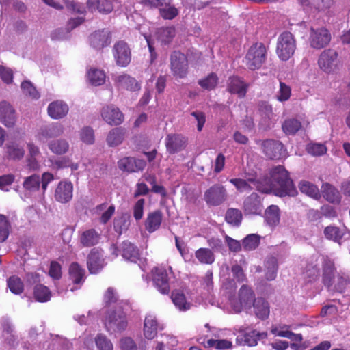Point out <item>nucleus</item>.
<instances>
[{
	"label": "nucleus",
	"instance_id": "f257e3e1",
	"mask_svg": "<svg viewBox=\"0 0 350 350\" xmlns=\"http://www.w3.org/2000/svg\"><path fill=\"white\" fill-rule=\"evenodd\" d=\"M257 190L265 193H273L278 196H295L297 190L290 178L288 172L282 165L273 167L270 178L257 185Z\"/></svg>",
	"mask_w": 350,
	"mask_h": 350
},
{
	"label": "nucleus",
	"instance_id": "f03ea898",
	"mask_svg": "<svg viewBox=\"0 0 350 350\" xmlns=\"http://www.w3.org/2000/svg\"><path fill=\"white\" fill-rule=\"evenodd\" d=\"M104 324L107 332L111 334L120 333L126 329L128 321L120 306L118 308L113 307L107 310Z\"/></svg>",
	"mask_w": 350,
	"mask_h": 350
},
{
	"label": "nucleus",
	"instance_id": "7ed1b4c3",
	"mask_svg": "<svg viewBox=\"0 0 350 350\" xmlns=\"http://www.w3.org/2000/svg\"><path fill=\"white\" fill-rule=\"evenodd\" d=\"M267 49L262 42L253 44L248 49L245 63L247 67L252 70L260 68L267 60Z\"/></svg>",
	"mask_w": 350,
	"mask_h": 350
},
{
	"label": "nucleus",
	"instance_id": "20e7f679",
	"mask_svg": "<svg viewBox=\"0 0 350 350\" xmlns=\"http://www.w3.org/2000/svg\"><path fill=\"white\" fill-rule=\"evenodd\" d=\"M296 49V40L289 31L282 33L278 38L275 52L282 61L288 60Z\"/></svg>",
	"mask_w": 350,
	"mask_h": 350
},
{
	"label": "nucleus",
	"instance_id": "39448f33",
	"mask_svg": "<svg viewBox=\"0 0 350 350\" xmlns=\"http://www.w3.org/2000/svg\"><path fill=\"white\" fill-rule=\"evenodd\" d=\"M332 38L330 31L325 27H311L308 30V43L310 48L321 50L329 44Z\"/></svg>",
	"mask_w": 350,
	"mask_h": 350
},
{
	"label": "nucleus",
	"instance_id": "423d86ee",
	"mask_svg": "<svg viewBox=\"0 0 350 350\" xmlns=\"http://www.w3.org/2000/svg\"><path fill=\"white\" fill-rule=\"evenodd\" d=\"M228 198V192L226 187L220 184L215 183L209 187L204 193V200L210 206H217L223 204Z\"/></svg>",
	"mask_w": 350,
	"mask_h": 350
},
{
	"label": "nucleus",
	"instance_id": "0eeeda50",
	"mask_svg": "<svg viewBox=\"0 0 350 350\" xmlns=\"http://www.w3.org/2000/svg\"><path fill=\"white\" fill-rule=\"evenodd\" d=\"M340 60L338 52L333 49L322 51L318 58V66L323 71L330 73L338 68Z\"/></svg>",
	"mask_w": 350,
	"mask_h": 350
},
{
	"label": "nucleus",
	"instance_id": "6e6552de",
	"mask_svg": "<svg viewBox=\"0 0 350 350\" xmlns=\"http://www.w3.org/2000/svg\"><path fill=\"white\" fill-rule=\"evenodd\" d=\"M256 143L260 144L263 152L269 159H280L286 157V150L283 144L278 141L267 139L261 142L259 140Z\"/></svg>",
	"mask_w": 350,
	"mask_h": 350
},
{
	"label": "nucleus",
	"instance_id": "1a4fd4ad",
	"mask_svg": "<svg viewBox=\"0 0 350 350\" xmlns=\"http://www.w3.org/2000/svg\"><path fill=\"white\" fill-rule=\"evenodd\" d=\"M113 55L118 66L126 67L131 60V51L128 44L122 40L118 41L113 46Z\"/></svg>",
	"mask_w": 350,
	"mask_h": 350
},
{
	"label": "nucleus",
	"instance_id": "9d476101",
	"mask_svg": "<svg viewBox=\"0 0 350 350\" xmlns=\"http://www.w3.org/2000/svg\"><path fill=\"white\" fill-rule=\"evenodd\" d=\"M243 209L245 214L260 215L264 209L262 198L258 193L253 192L243 201Z\"/></svg>",
	"mask_w": 350,
	"mask_h": 350
},
{
	"label": "nucleus",
	"instance_id": "9b49d317",
	"mask_svg": "<svg viewBox=\"0 0 350 350\" xmlns=\"http://www.w3.org/2000/svg\"><path fill=\"white\" fill-rule=\"evenodd\" d=\"M100 116L103 120L109 125L118 126L124 122V114L114 105H107L102 108Z\"/></svg>",
	"mask_w": 350,
	"mask_h": 350
},
{
	"label": "nucleus",
	"instance_id": "f8f14e48",
	"mask_svg": "<svg viewBox=\"0 0 350 350\" xmlns=\"http://www.w3.org/2000/svg\"><path fill=\"white\" fill-rule=\"evenodd\" d=\"M165 144L168 153L176 154L186 148L187 139L180 134L171 133L166 136Z\"/></svg>",
	"mask_w": 350,
	"mask_h": 350
},
{
	"label": "nucleus",
	"instance_id": "ddd939ff",
	"mask_svg": "<svg viewBox=\"0 0 350 350\" xmlns=\"http://www.w3.org/2000/svg\"><path fill=\"white\" fill-rule=\"evenodd\" d=\"M171 69L176 77L183 78L186 76L187 73V59L183 53L174 51L171 55Z\"/></svg>",
	"mask_w": 350,
	"mask_h": 350
},
{
	"label": "nucleus",
	"instance_id": "4468645a",
	"mask_svg": "<svg viewBox=\"0 0 350 350\" xmlns=\"http://www.w3.org/2000/svg\"><path fill=\"white\" fill-rule=\"evenodd\" d=\"M111 42V32L107 29L95 31L90 36V45L96 50H101L110 44Z\"/></svg>",
	"mask_w": 350,
	"mask_h": 350
},
{
	"label": "nucleus",
	"instance_id": "2eb2a0df",
	"mask_svg": "<svg viewBox=\"0 0 350 350\" xmlns=\"http://www.w3.org/2000/svg\"><path fill=\"white\" fill-rule=\"evenodd\" d=\"M73 185L70 181L62 180L57 185L55 192V199L60 203H66L72 198Z\"/></svg>",
	"mask_w": 350,
	"mask_h": 350
},
{
	"label": "nucleus",
	"instance_id": "dca6fc26",
	"mask_svg": "<svg viewBox=\"0 0 350 350\" xmlns=\"http://www.w3.org/2000/svg\"><path fill=\"white\" fill-rule=\"evenodd\" d=\"M153 282L157 289L163 294L170 292L168 275L163 267H155L153 271Z\"/></svg>",
	"mask_w": 350,
	"mask_h": 350
},
{
	"label": "nucleus",
	"instance_id": "f3484780",
	"mask_svg": "<svg viewBox=\"0 0 350 350\" xmlns=\"http://www.w3.org/2000/svg\"><path fill=\"white\" fill-rule=\"evenodd\" d=\"M0 121L7 127H12L16 121L15 110L6 101L0 102Z\"/></svg>",
	"mask_w": 350,
	"mask_h": 350
},
{
	"label": "nucleus",
	"instance_id": "a211bd4d",
	"mask_svg": "<svg viewBox=\"0 0 350 350\" xmlns=\"http://www.w3.org/2000/svg\"><path fill=\"white\" fill-rule=\"evenodd\" d=\"M322 268L323 282L327 287H330L334 284L336 272L334 261L328 257L323 258Z\"/></svg>",
	"mask_w": 350,
	"mask_h": 350
},
{
	"label": "nucleus",
	"instance_id": "6ab92c4d",
	"mask_svg": "<svg viewBox=\"0 0 350 350\" xmlns=\"http://www.w3.org/2000/svg\"><path fill=\"white\" fill-rule=\"evenodd\" d=\"M64 133V127L59 123H53L42 126L38 133L39 141H44L53 137L60 136Z\"/></svg>",
	"mask_w": 350,
	"mask_h": 350
},
{
	"label": "nucleus",
	"instance_id": "aec40b11",
	"mask_svg": "<svg viewBox=\"0 0 350 350\" xmlns=\"http://www.w3.org/2000/svg\"><path fill=\"white\" fill-rule=\"evenodd\" d=\"M68 105L62 100L53 101L47 107L49 116L55 120L64 118L68 114Z\"/></svg>",
	"mask_w": 350,
	"mask_h": 350
},
{
	"label": "nucleus",
	"instance_id": "412c9836",
	"mask_svg": "<svg viewBox=\"0 0 350 350\" xmlns=\"http://www.w3.org/2000/svg\"><path fill=\"white\" fill-rule=\"evenodd\" d=\"M239 297L240 301V306L234 307V310L235 312H241V306L250 308L256 300L252 290L245 285H243L241 287L239 290Z\"/></svg>",
	"mask_w": 350,
	"mask_h": 350
},
{
	"label": "nucleus",
	"instance_id": "4be33fe9",
	"mask_svg": "<svg viewBox=\"0 0 350 350\" xmlns=\"http://www.w3.org/2000/svg\"><path fill=\"white\" fill-rule=\"evenodd\" d=\"M163 216V213L160 210L148 213L144 222L145 229L150 233L157 230L161 226Z\"/></svg>",
	"mask_w": 350,
	"mask_h": 350
},
{
	"label": "nucleus",
	"instance_id": "5701e85b",
	"mask_svg": "<svg viewBox=\"0 0 350 350\" xmlns=\"http://www.w3.org/2000/svg\"><path fill=\"white\" fill-rule=\"evenodd\" d=\"M120 250L124 259L133 262L141 261L138 249L131 242L124 241L120 245Z\"/></svg>",
	"mask_w": 350,
	"mask_h": 350
},
{
	"label": "nucleus",
	"instance_id": "b1692460",
	"mask_svg": "<svg viewBox=\"0 0 350 350\" xmlns=\"http://www.w3.org/2000/svg\"><path fill=\"white\" fill-rule=\"evenodd\" d=\"M88 267L91 273H97L104 266V260L98 251L92 250L88 258Z\"/></svg>",
	"mask_w": 350,
	"mask_h": 350
},
{
	"label": "nucleus",
	"instance_id": "393cba45",
	"mask_svg": "<svg viewBox=\"0 0 350 350\" xmlns=\"http://www.w3.org/2000/svg\"><path fill=\"white\" fill-rule=\"evenodd\" d=\"M229 181L236 187L237 190L241 193L250 191L253 189L251 185H253L257 189V185L261 184V181L254 178H248L247 180L242 178H231Z\"/></svg>",
	"mask_w": 350,
	"mask_h": 350
},
{
	"label": "nucleus",
	"instance_id": "a878e982",
	"mask_svg": "<svg viewBox=\"0 0 350 350\" xmlns=\"http://www.w3.org/2000/svg\"><path fill=\"white\" fill-rule=\"evenodd\" d=\"M126 130L122 127L112 129L107 134L106 142L109 146L116 147L122 143L124 139Z\"/></svg>",
	"mask_w": 350,
	"mask_h": 350
},
{
	"label": "nucleus",
	"instance_id": "bb28decb",
	"mask_svg": "<svg viewBox=\"0 0 350 350\" xmlns=\"http://www.w3.org/2000/svg\"><path fill=\"white\" fill-rule=\"evenodd\" d=\"M158 324L155 316L148 314L144 320V334L148 339H153L157 334Z\"/></svg>",
	"mask_w": 350,
	"mask_h": 350
},
{
	"label": "nucleus",
	"instance_id": "cd10ccee",
	"mask_svg": "<svg viewBox=\"0 0 350 350\" xmlns=\"http://www.w3.org/2000/svg\"><path fill=\"white\" fill-rule=\"evenodd\" d=\"M87 79L92 85H103L106 79V75L104 70L96 68H90L87 71Z\"/></svg>",
	"mask_w": 350,
	"mask_h": 350
},
{
	"label": "nucleus",
	"instance_id": "c85d7f7f",
	"mask_svg": "<svg viewBox=\"0 0 350 350\" xmlns=\"http://www.w3.org/2000/svg\"><path fill=\"white\" fill-rule=\"evenodd\" d=\"M304 7H308L318 12H325L334 4L333 0H301Z\"/></svg>",
	"mask_w": 350,
	"mask_h": 350
},
{
	"label": "nucleus",
	"instance_id": "c756f323",
	"mask_svg": "<svg viewBox=\"0 0 350 350\" xmlns=\"http://www.w3.org/2000/svg\"><path fill=\"white\" fill-rule=\"evenodd\" d=\"M321 193L324 198L332 203H338L340 201V194L338 190L329 183H323Z\"/></svg>",
	"mask_w": 350,
	"mask_h": 350
},
{
	"label": "nucleus",
	"instance_id": "7c9ffc66",
	"mask_svg": "<svg viewBox=\"0 0 350 350\" xmlns=\"http://www.w3.org/2000/svg\"><path fill=\"white\" fill-rule=\"evenodd\" d=\"M69 278L75 284H82L85 280V270L77 262L69 267Z\"/></svg>",
	"mask_w": 350,
	"mask_h": 350
},
{
	"label": "nucleus",
	"instance_id": "2f4dec72",
	"mask_svg": "<svg viewBox=\"0 0 350 350\" xmlns=\"http://www.w3.org/2000/svg\"><path fill=\"white\" fill-rule=\"evenodd\" d=\"M3 336L5 343L11 347H14L18 344L17 336L13 334V327L8 321H5L2 325Z\"/></svg>",
	"mask_w": 350,
	"mask_h": 350
},
{
	"label": "nucleus",
	"instance_id": "473e14b6",
	"mask_svg": "<svg viewBox=\"0 0 350 350\" xmlns=\"http://www.w3.org/2000/svg\"><path fill=\"white\" fill-rule=\"evenodd\" d=\"M254 312L256 316L262 319L268 318L270 312L269 303L262 298H258L255 300L254 304Z\"/></svg>",
	"mask_w": 350,
	"mask_h": 350
},
{
	"label": "nucleus",
	"instance_id": "72a5a7b5",
	"mask_svg": "<svg viewBox=\"0 0 350 350\" xmlns=\"http://www.w3.org/2000/svg\"><path fill=\"white\" fill-rule=\"evenodd\" d=\"M49 150L54 154L57 155L64 154L69 150V143L65 139H58L52 140L49 143Z\"/></svg>",
	"mask_w": 350,
	"mask_h": 350
},
{
	"label": "nucleus",
	"instance_id": "f704fd0d",
	"mask_svg": "<svg viewBox=\"0 0 350 350\" xmlns=\"http://www.w3.org/2000/svg\"><path fill=\"white\" fill-rule=\"evenodd\" d=\"M88 7L92 12L98 10L104 14L109 13L113 10L111 0H97L96 3L93 0H88Z\"/></svg>",
	"mask_w": 350,
	"mask_h": 350
},
{
	"label": "nucleus",
	"instance_id": "c9c22d12",
	"mask_svg": "<svg viewBox=\"0 0 350 350\" xmlns=\"http://www.w3.org/2000/svg\"><path fill=\"white\" fill-rule=\"evenodd\" d=\"M100 235L94 229L84 231L80 237L81 243L85 247H90L97 244L99 241Z\"/></svg>",
	"mask_w": 350,
	"mask_h": 350
},
{
	"label": "nucleus",
	"instance_id": "e433bc0d",
	"mask_svg": "<svg viewBox=\"0 0 350 350\" xmlns=\"http://www.w3.org/2000/svg\"><path fill=\"white\" fill-rule=\"evenodd\" d=\"M299 188L301 193L315 199L319 200L321 198V193L319 188L313 183L302 180L299 183Z\"/></svg>",
	"mask_w": 350,
	"mask_h": 350
},
{
	"label": "nucleus",
	"instance_id": "4c0bfd02",
	"mask_svg": "<svg viewBox=\"0 0 350 350\" xmlns=\"http://www.w3.org/2000/svg\"><path fill=\"white\" fill-rule=\"evenodd\" d=\"M165 5H160L159 8L160 16L165 20H172L178 16V10L172 3V0L166 1Z\"/></svg>",
	"mask_w": 350,
	"mask_h": 350
},
{
	"label": "nucleus",
	"instance_id": "58836bf2",
	"mask_svg": "<svg viewBox=\"0 0 350 350\" xmlns=\"http://www.w3.org/2000/svg\"><path fill=\"white\" fill-rule=\"evenodd\" d=\"M176 35L174 27H161L157 30L156 36L159 41L162 44L170 43Z\"/></svg>",
	"mask_w": 350,
	"mask_h": 350
},
{
	"label": "nucleus",
	"instance_id": "ea45409f",
	"mask_svg": "<svg viewBox=\"0 0 350 350\" xmlns=\"http://www.w3.org/2000/svg\"><path fill=\"white\" fill-rule=\"evenodd\" d=\"M40 177L38 174H33L31 176L25 177L23 183V187L25 190L29 192H36L40 187Z\"/></svg>",
	"mask_w": 350,
	"mask_h": 350
},
{
	"label": "nucleus",
	"instance_id": "a19ab883",
	"mask_svg": "<svg viewBox=\"0 0 350 350\" xmlns=\"http://www.w3.org/2000/svg\"><path fill=\"white\" fill-rule=\"evenodd\" d=\"M172 300L174 305L181 311H185L191 308V303L186 300L185 295L179 291H174L172 293Z\"/></svg>",
	"mask_w": 350,
	"mask_h": 350
},
{
	"label": "nucleus",
	"instance_id": "79ce46f5",
	"mask_svg": "<svg viewBox=\"0 0 350 350\" xmlns=\"http://www.w3.org/2000/svg\"><path fill=\"white\" fill-rule=\"evenodd\" d=\"M265 218L269 226H276L280 222V209L276 205L269 206L265 211Z\"/></svg>",
	"mask_w": 350,
	"mask_h": 350
},
{
	"label": "nucleus",
	"instance_id": "37998d69",
	"mask_svg": "<svg viewBox=\"0 0 350 350\" xmlns=\"http://www.w3.org/2000/svg\"><path fill=\"white\" fill-rule=\"evenodd\" d=\"M130 217L129 214L123 213L114 219V230L117 233L121 234L123 232L127 230L130 226Z\"/></svg>",
	"mask_w": 350,
	"mask_h": 350
},
{
	"label": "nucleus",
	"instance_id": "c03bdc74",
	"mask_svg": "<svg viewBox=\"0 0 350 350\" xmlns=\"http://www.w3.org/2000/svg\"><path fill=\"white\" fill-rule=\"evenodd\" d=\"M196 258L202 264L211 265L215 261V255L208 248H200L196 251Z\"/></svg>",
	"mask_w": 350,
	"mask_h": 350
},
{
	"label": "nucleus",
	"instance_id": "a18cd8bd",
	"mask_svg": "<svg viewBox=\"0 0 350 350\" xmlns=\"http://www.w3.org/2000/svg\"><path fill=\"white\" fill-rule=\"evenodd\" d=\"M115 85L124 88L137 87L140 85L138 81L133 77L127 74H122L116 76L113 79Z\"/></svg>",
	"mask_w": 350,
	"mask_h": 350
},
{
	"label": "nucleus",
	"instance_id": "49530a36",
	"mask_svg": "<svg viewBox=\"0 0 350 350\" xmlns=\"http://www.w3.org/2000/svg\"><path fill=\"white\" fill-rule=\"evenodd\" d=\"M324 235L327 239L332 240L340 245L344 232L337 226H329L324 229Z\"/></svg>",
	"mask_w": 350,
	"mask_h": 350
},
{
	"label": "nucleus",
	"instance_id": "de8ad7c7",
	"mask_svg": "<svg viewBox=\"0 0 350 350\" xmlns=\"http://www.w3.org/2000/svg\"><path fill=\"white\" fill-rule=\"evenodd\" d=\"M33 295L37 301L46 302L51 298V292L46 286L42 284H38L33 288Z\"/></svg>",
	"mask_w": 350,
	"mask_h": 350
},
{
	"label": "nucleus",
	"instance_id": "09e8293b",
	"mask_svg": "<svg viewBox=\"0 0 350 350\" xmlns=\"http://www.w3.org/2000/svg\"><path fill=\"white\" fill-rule=\"evenodd\" d=\"M266 278L268 280H273L275 278L278 271V261L274 257H269L265 262Z\"/></svg>",
	"mask_w": 350,
	"mask_h": 350
},
{
	"label": "nucleus",
	"instance_id": "8fccbe9b",
	"mask_svg": "<svg viewBox=\"0 0 350 350\" xmlns=\"http://www.w3.org/2000/svg\"><path fill=\"white\" fill-rule=\"evenodd\" d=\"M7 154L10 159L21 160L25 154V150L17 144H12L7 146Z\"/></svg>",
	"mask_w": 350,
	"mask_h": 350
},
{
	"label": "nucleus",
	"instance_id": "3c124183",
	"mask_svg": "<svg viewBox=\"0 0 350 350\" xmlns=\"http://www.w3.org/2000/svg\"><path fill=\"white\" fill-rule=\"evenodd\" d=\"M118 298L115 290L109 287L107 288V291L104 295V301L107 306L111 308L114 307L115 308H118V305L120 304L118 303Z\"/></svg>",
	"mask_w": 350,
	"mask_h": 350
},
{
	"label": "nucleus",
	"instance_id": "603ef678",
	"mask_svg": "<svg viewBox=\"0 0 350 350\" xmlns=\"http://www.w3.org/2000/svg\"><path fill=\"white\" fill-rule=\"evenodd\" d=\"M260 243V237L256 234H251L247 235L243 240V247L245 250H253L256 249Z\"/></svg>",
	"mask_w": 350,
	"mask_h": 350
},
{
	"label": "nucleus",
	"instance_id": "864d4df0",
	"mask_svg": "<svg viewBox=\"0 0 350 350\" xmlns=\"http://www.w3.org/2000/svg\"><path fill=\"white\" fill-rule=\"evenodd\" d=\"M8 286L12 293L18 295L23 291V283L18 276H11L8 280Z\"/></svg>",
	"mask_w": 350,
	"mask_h": 350
},
{
	"label": "nucleus",
	"instance_id": "5fc2aeb1",
	"mask_svg": "<svg viewBox=\"0 0 350 350\" xmlns=\"http://www.w3.org/2000/svg\"><path fill=\"white\" fill-rule=\"evenodd\" d=\"M301 126V122L295 119L287 120L282 124L283 131L288 135L295 134L300 129Z\"/></svg>",
	"mask_w": 350,
	"mask_h": 350
},
{
	"label": "nucleus",
	"instance_id": "6e6d98bb",
	"mask_svg": "<svg viewBox=\"0 0 350 350\" xmlns=\"http://www.w3.org/2000/svg\"><path fill=\"white\" fill-rule=\"evenodd\" d=\"M242 219V213L241 211L236 208H230L226 214V220L228 223L234 226H238Z\"/></svg>",
	"mask_w": 350,
	"mask_h": 350
},
{
	"label": "nucleus",
	"instance_id": "4d7b16f0",
	"mask_svg": "<svg viewBox=\"0 0 350 350\" xmlns=\"http://www.w3.org/2000/svg\"><path fill=\"white\" fill-rule=\"evenodd\" d=\"M95 342L98 350H113V346L111 340L102 334L96 336Z\"/></svg>",
	"mask_w": 350,
	"mask_h": 350
},
{
	"label": "nucleus",
	"instance_id": "13d9d810",
	"mask_svg": "<svg viewBox=\"0 0 350 350\" xmlns=\"http://www.w3.org/2000/svg\"><path fill=\"white\" fill-rule=\"evenodd\" d=\"M206 344L208 347H214L215 349L218 350L228 349H230L232 347V342L226 339H208L206 342Z\"/></svg>",
	"mask_w": 350,
	"mask_h": 350
},
{
	"label": "nucleus",
	"instance_id": "bf43d9fd",
	"mask_svg": "<svg viewBox=\"0 0 350 350\" xmlns=\"http://www.w3.org/2000/svg\"><path fill=\"white\" fill-rule=\"evenodd\" d=\"M10 224L7 217L0 214V242L5 241L9 235Z\"/></svg>",
	"mask_w": 350,
	"mask_h": 350
},
{
	"label": "nucleus",
	"instance_id": "052dcab7",
	"mask_svg": "<svg viewBox=\"0 0 350 350\" xmlns=\"http://www.w3.org/2000/svg\"><path fill=\"white\" fill-rule=\"evenodd\" d=\"M80 139L87 144H92L95 140L94 130L89 126L83 128L80 131Z\"/></svg>",
	"mask_w": 350,
	"mask_h": 350
},
{
	"label": "nucleus",
	"instance_id": "680f3d73",
	"mask_svg": "<svg viewBox=\"0 0 350 350\" xmlns=\"http://www.w3.org/2000/svg\"><path fill=\"white\" fill-rule=\"evenodd\" d=\"M307 150L312 155L321 156L326 152L327 148L323 144L311 143L308 145Z\"/></svg>",
	"mask_w": 350,
	"mask_h": 350
},
{
	"label": "nucleus",
	"instance_id": "e2e57ef3",
	"mask_svg": "<svg viewBox=\"0 0 350 350\" xmlns=\"http://www.w3.org/2000/svg\"><path fill=\"white\" fill-rule=\"evenodd\" d=\"M218 83V77L215 73L209 74L206 78L200 80L198 84L202 88H215Z\"/></svg>",
	"mask_w": 350,
	"mask_h": 350
},
{
	"label": "nucleus",
	"instance_id": "0e129e2a",
	"mask_svg": "<svg viewBox=\"0 0 350 350\" xmlns=\"http://www.w3.org/2000/svg\"><path fill=\"white\" fill-rule=\"evenodd\" d=\"M134 157H124L121 159L118 163V167L123 171L134 172Z\"/></svg>",
	"mask_w": 350,
	"mask_h": 350
},
{
	"label": "nucleus",
	"instance_id": "69168bd1",
	"mask_svg": "<svg viewBox=\"0 0 350 350\" xmlns=\"http://www.w3.org/2000/svg\"><path fill=\"white\" fill-rule=\"evenodd\" d=\"M0 77L6 85H10L13 81V71L11 68L1 65Z\"/></svg>",
	"mask_w": 350,
	"mask_h": 350
},
{
	"label": "nucleus",
	"instance_id": "338daca9",
	"mask_svg": "<svg viewBox=\"0 0 350 350\" xmlns=\"http://www.w3.org/2000/svg\"><path fill=\"white\" fill-rule=\"evenodd\" d=\"M144 199L138 200L133 207V217L136 221H139L144 215Z\"/></svg>",
	"mask_w": 350,
	"mask_h": 350
},
{
	"label": "nucleus",
	"instance_id": "774afa93",
	"mask_svg": "<svg viewBox=\"0 0 350 350\" xmlns=\"http://www.w3.org/2000/svg\"><path fill=\"white\" fill-rule=\"evenodd\" d=\"M120 345L122 350H137V349L135 341L129 337L122 338Z\"/></svg>",
	"mask_w": 350,
	"mask_h": 350
}]
</instances>
